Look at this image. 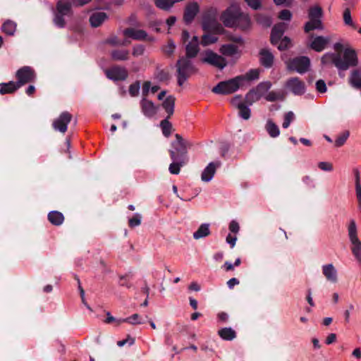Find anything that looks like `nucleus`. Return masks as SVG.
I'll return each instance as SVG.
<instances>
[{
  "mask_svg": "<svg viewBox=\"0 0 361 361\" xmlns=\"http://www.w3.org/2000/svg\"><path fill=\"white\" fill-rule=\"evenodd\" d=\"M336 53H326L322 57L324 65L334 64L338 69L345 71L358 63L357 54L350 48L343 49L342 44L338 42L334 45Z\"/></svg>",
  "mask_w": 361,
  "mask_h": 361,
  "instance_id": "obj_1",
  "label": "nucleus"
},
{
  "mask_svg": "<svg viewBox=\"0 0 361 361\" xmlns=\"http://www.w3.org/2000/svg\"><path fill=\"white\" fill-rule=\"evenodd\" d=\"M347 232L350 250L357 264L361 267V240L358 236V228L354 219L349 221L347 225Z\"/></svg>",
  "mask_w": 361,
  "mask_h": 361,
  "instance_id": "obj_2",
  "label": "nucleus"
},
{
  "mask_svg": "<svg viewBox=\"0 0 361 361\" xmlns=\"http://www.w3.org/2000/svg\"><path fill=\"white\" fill-rule=\"evenodd\" d=\"M181 42L185 46L186 58H195L200 51V41L196 35H191L187 30L181 33Z\"/></svg>",
  "mask_w": 361,
  "mask_h": 361,
  "instance_id": "obj_3",
  "label": "nucleus"
},
{
  "mask_svg": "<svg viewBox=\"0 0 361 361\" xmlns=\"http://www.w3.org/2000/svg\"><path fill=\"white\" fill-rule=\"evenodd\" d=\"M286 27V23H281L276 25L271 31V42L272 44L276 45L277 48L281 51L289 48L291 45L290 39L288 37H284L281 38Z\"/></svg>",
  "mask_w": 361,
  "mask_h": 361,
  "instance_id": "obj_4",
  "label": "nucleus"
},
{
  "mask_svg": "<svg viewBox=\"0 0 361 361\" xmlns=\"http://www.w3.org/2000/svg\"><path fill=\"white\" fill-rule=\"evenodd\" d=\"M191 59L182 57L177 61L178 83L183 85L187 79L197 71Z\"/></svg>",
  "mask_w": 361,
  "mask_h": 361,
  "instance_id": "obj_5",
  "label": "nucleus"
},
{
  "mask_svg": "<svg viewBox=\"0 0 361 361\" xmlns=\"http://www.w3.org/2000/svg\"><path fill=\"white\" fill-rule=\"evenodd\" d=\"M219 11L215 7L207 8L202 16V27L206 31H220L223 30L218 22Z\"/></svg>",
  "mask_w": 361,
  "mask_h": 361,
  "instance_id": "obj_6",
  "label": "nucleus"
},
{
  "mask_svg": "<svg viewBox=\"0 0 361 361\" xmlns=\"http://www.w3.org/2000/svg\"><path fill=\"white\" fill-rule=\"evenodd\" d=\"M241 78L238 76L219 82L214 86L212 91V92L217 94H230L236 92L240 88L243 87L241 84Z\"/></svg>",
  "mask_w": 361,
  "mask_h": 361,
  "instance_id": "obj_7",
  "label": "nucleus"
},
{
  "mask_svg": "<svg viewBox=\"0 0 361 361\" xmlns=\"http://www.w3.org/2000/svg\"><path fill=\"white\" fill-rule=\"evenodd\" d=\"M272 83L270 81L259 82L255 87L251 89L245 95V101L249 105L258 102L262 98L265 99L268 91L271 88Z\"/></svg>",
  "mask_w": 361,
  "mask_h": 361,
  "instance_id": "obj_8",
  "label": "nucleus"
},
{
  "mask_svg": "<svg viewBox=\"0 0 361 361\" xmlns=\"http://www.w3.org/2000/svg\"><path fill=\"white\" fill-rule=\"evenodd\" d=\"M200 61L214 66L220 70L224 69L228 64L225 57L211 49L204 51L201 55Z\"/></svg>",
  "mask_w": 361,
  "mask_h": 361,
  "instance_id": "obj_9",
  "label": "nucleus"
},
{
  "mask_svg": "<svg viewBox=\"0 0 361 361\" xmlns=\"http://www.w3.org/2000/svg\"><path fill=\"white\" fill-rule=\"evenodd\" d=\"M241 12L238 5L231 4L221 13L220 20L226 27H234Z\"/></svg>",
  "mask_w": 361,
  "mask_h": 361,
  "instance_id": "obj_10",
  "label": "nucleus"
},
{
  "mask_svg": "<svg viewBox=\"0 0 361 361\" xmlns=\"http://www.w3.org/2000/svg\"><path fill=\"white\" fill-rule=\"evenodd\" d=\"M17 81L16 82L19 87L24 85L34 82L36 79L35 71L30 66H23L16 73Z\"/></svg>",
  "mask_w": 361,
  "mask_h": 361,
  "instance_id": "obj_11",
  "label": "nucleus"
},
{
  "mask_svg": "<svg viewBox=\"0 0 361 361\" xmlns=\"http://www.w3.org/2000/svg\"><path fill=\"white\" fill-rule=\"evenodd\" d=\"M286 65L289 70L295 71L299 73H304L309 70L310 61L306 56H300L288 61L286 62Z\"/></svg>",
  "mask_w": 361,
  "mask_h": 361,
  "instance_id": "obj_12",
  "label": "nucleus"
},
{
  "mask_svg": "<svg viewBox=\"0 0 361 361\" xmlns=\"http://www.w3.org/2000/svg\"><path fill=\"white\" fill-rule=\"evenodd\" d=\"M285 87L295 95H302L306 90L304 81L297 77L288 79L285 83Z\"/></svg>",
  "mask_w": 361,
  "mask_h": 361,
  "instance_id": "obj_13",
  "label": "nucleus"
},
{
  "mask_svg": "<svg viewBox=\"0 0 361 361\" xmlns=\"http://www.w3.org/2000/svg\"><path fill=\"white\" fill-rule=\"evenodd\" d=\"M71 120L72 115L68 111H63L54 121L52 123L53 128L55 130L65 133L67 130V126Z\"/></svg>",
  "mask_w": 361,
  "mask_h": 361,
  "instance_id": "obj_14",
  "label": "nucleus"
},
{
  "mask_svg": "<svg viewBox=\"0 0 361 361\" xmlns=\"http://www.w3.org/2000/svg\"><path fill=\"white\" fill-rule=\"evenodd\" d=\"M106 77L112 80H124L128 78V73L124 67L114 66L105 71Z\"/></svg>",
  "mask_w": 361,
  "mask_h": 361,
  "instance_id": "obj_15",
  "label": "nucleus"
},
{
  "mask_svg": "<svg viewBox=\"0 0 361 361\" xmlns=\"http://www.w3.org/2000/svg\"><path fill=\"white\" fill-rule=\"evenodd\" d=\"M122 34L127 39L131 38L135 40H153L152 37H148L147 32L143 30L126 28L123 30Z\"/></svg>",
  "mask_w": 361,
  "mask_h": 361,
  "instance_id": "obj_16",
  "label": "nucleus"
},
{
  "mask_svg": "<svg viewBox=\"0 0 361 361\" xmlns=\"http://www.w3.org/2000/svg\"><path fill=\"white\" fill-rule=\"evenodd\" d=\"M322 270L327 281L331 283H336L338 281V271L332 263L324 264Z\"/></svg>",
  "mask_w": 361,
  "mask_h": 361,
  "instance_id": "obj_17",
  "label": "nucleus"
},
{
  "mask_svg": "<svg viewBox=\"0 0 361 361\" xmlns=\"http://www.w3.org/2000/svg\"><path fill=\"white\" fill-rule=\"evenodd\" d=\"M176 141L172 142V146L176 152V157L178 159V155L180 154L181 157L185 156L187 154L188 148L190 146L189 143L183 140L181 135L179 134L175 135Z\"/></svg>",
  "mask_w": 361,
  "mask_h": 361,
  "instance_id": "obj_18",
  "label": "nucleus"
},
{
  "mask_svg": "<svg viewBox=\"0 0 361 361\" xmlns=\"http://www.w3.org/2000/svg\"><path fill=\"white\" fill-rule=\"evenodd\" d=\"M169 154L173 162L169 165V171L171 174H178L180 168L185 164L183 158L177 159L176 152L173 150H169Z\"/></svg>",
  "mask_w": 361,
  "mask_h": 361,
  "instance_id": "obj_19",
  "label": "nucleus"
},
{
  "mask_svg": "<svg viewBox=\"0 0 361 361\" xmlns=\"http://www.w3.org/2000/svg\"><path fill=\"white\" fill-rule=\"evenodd\" d=\"M330 41L329 37L317 36L312 39L310 47L313 50L320 52L326 47Z\"/></svg>",
  "mask_w": 361,
  "mask_h": 361,
  "instance_id": "obj_20",
  "label": "nucleus"
},
{
  "mask_svg": "<svg viewBox=\"0 0 361 361\" xmlns=\"http://www.w3.org/2000/svg\"><path fill=\"white\" fill-rule=\"evenodd\" d=\"M220 166V161L210 162L202 173V180L204 182L210 181L213 178L216 169L219 168Z\"/></svg>",
  "mask_w": 361,
  "mask_h": 361,
  "instance_id": "obj_21",
  "label": "nucleus"
},
{
  "mask_svg": "<svg viewBox=\"0 0 361 361\" xmlns=\"http://www.w3.org/2000/svg\"><path fill=\"white\" fill-rule=\"evenodd\" d=\"M259 62L262 66L267 68H271L274 62V56L267 49H262L259 53Z\"/></svg>",
  "mask_w": 361,
  "mask_h": 361,
  "instance_id": "obj_22",
  "label": "nucleus"
},
{
  "mask_svg": "<svg viewBox=\"0 0 361 361\" xmlns=\"http://www.w3.org/2000/svg\"><path fill=\"white\" fill-rule=\"evenodd\" d=\"M219 51L221 56L228 57L238 58L240 56V51L238 47L233 44H226L221 46Z\"/></svg>",
  "mask_w": 361,
  "mask_h": 361,
  "instance_id": "obj_23",
  "label": "nucleus"
},
{
  "mask_svg": "<svg viewBox=\"0 0 361 361\" xmlns=\"http://www.w3.org/2000/svg\"><path fill=\"white\" fill-rule=\"evenodd\" d=\"M251 26L252 22L249 15L242 11L233 28H238L241 31H247Z\"/></svg>",
  "mask_w": 361,
  "mask_h": 361,
  "instance_id": "obj_24",
  "label": "nucleus"
},
{
  "mask_svg": "<svg viewBox=\"0 0 361 361\" xmlns=\"http://www.w3.org/2000/svg\"><path fill=\"white\" fill-rule=\"evenodd\" d=\"M142 113L147 117H152L157 114V108L154 103L145 98L140 102Z\"/></svg>",
  "mask_w": 361,
  "mask_h": 361,
  "instance_id": "obj_25",
  "label": "nucleus"
},
{
  "mask_svg": "<svg viewBox=\"0 0 361 361\" xmlns=\"http://www.w3.org/2000/svg\"><path fill=\"white\" fill-rule=\"evenodd\" d=\"M108 18L107 14L104 11L94 12L90 17V23L92 27L100 26Z\"/></svg>",
  "mask_w": 361,
  "mask_h": 361,
  "instance_id": "obj_26",
  "label": "nucleus"
},
{
  "mask_svg": "<svg viewBox=\"0 0 361 361\" xmlns=\"http://www.w3.org/2000/svg\"><path fill=\"white\" fill-rule=\"evenodd\" d=\"M199 11V5L196 2L189 4L185 11L184 20L186 23H190Z\"/></svg>",
  "mask_w": 361,
  "mask_h": 361,
  "instance_id": "obj_27",
  "label": "nucleus"
},
{
  "mask_svg": "<svg viewBox=\"0 0 361 361\" xmlns=\"http://www.w3.org/2000/svg\"><path fill=\"white\" fill-rule=\"evenodd\" d=\"M19 88V85H18L17 83L14 81L1 83L0 94L2 95L6 94H13Z\"/></svg>",
  "mask_w": 361,
  "mask_h": 361,
  "instance_id": "obj_28",
  "label": "nucleus"
},
{
  "mask_svg": "<svg viewBox=\"0 0 361 361\" xmlns=\"http://www.w3.org/2000/svg\"><path fill=\"white\" fill-rule=\"evenodd\" d=\"M259 76V71L257 69H251L244 75H238V78H242L241 84L243 87L245 85L246 82L257 80Z\"/></svg>",
  "mask_w": 361,
  "mask_h": 361,
  "instance_id": "obj_29",
  "label": "nucleus"
},
{
  "mask_svg": "<svg viewBox=\"0 0 361 361\" xmlns=\"http://www.w3.org/2000/svg\"><path fill=\"white\" fill-rule=\"evenodd\" d=\"M61 15L68 16L71 13V3L67 0H61L56 4V12Z\"/></svg>",
  "mask_w": 361,
  "mask_h": 361,
  "instance_id": "obj_30",
  "label": "nucleus"
},
{
  "mask_svg": "<svg viewBox=\"0 0 361 361\" xmlns=\"http://www.w3.org/2000/svg\"><path fill=\"white\" fill-rule=\"evenodd\" d=\"M176 98L170 95L167 97L162 103V106L168 114V118L171 117L174 112Z\"/></svg>",
  "mask_w": 361,
  "mask_h": 361,
  "instance_id": "obj_31",
  "label": "nucleus"
},
{
  "mask_svg": "<svg viewBox=\"0 0 361 361\" xmlns=\"http://www.w3.org/2000/svg\"><path fill=\"white\" fill-rule=\"evenodd\" d=\"M304 29L306 32H309L313 30H323L324 25L322 20L310 18V20L305 25Z\"/></svg>",
  "mask_w": 361,
  "mask_h": 361,
  "instance_id": "obj_32",
  "label": "nucleus"
},
{
  "mask_svg": "<svg viewBox=\"0 0 361 361\" xmlns=\"http://www.w3.org/2000/svg\"><path fill=\"white\" fill-rule=\"evenodd\" d=\"M1 29L7 35L13 36L16 31L17 24L11 20H7L2 24Z\"/></svg>",
  "mask_w": 361,
  "mask_h": 361,
  "instance_id": "obj_33",
  "label": "nucleus"
},
{
  "mask_svg": "<svg viewBox=\"0 0 361 361\" xmlns=\"http://www.w3.org/2000/svg\"><path fill=\"white\" fill-rule=\"evenodd\" d=\"M218 334L222 339L226 341H231L236 337L235 331L231 327H225L219 330Z\"/></svg>",
  "mask_w": 361,
  "mask_h": 361,
  "instance_id": "obj_34",
  "label": "nucleus"
},
{
  "mask_svg": "<svg viewBox=\"0 0 361 361\" xmlns=\"http://www.w3.org/2000/svg\"><path fill=\"white\" fill-rule=\"evenodd\" d=\"M265 129L271 137H276L280 135L279 126L271 120L267 121Z\"/></svg>",
  "mask_w": 361,
  "mask_h": 361,
  "instance_id": "obj_35",
  "label": "nucleus"
},
{
  "mask_svg": "<svg viewBox=\"0 0 361 361\" xmlns=\"http://www.w3.org/2000/svg\"><path fill=\"white\" fill-rule=\"evenodd\" d=\"M49 221L55 226L62 224L64 221V216L62 213L57 211H52L48 214Z\"/></svg>",
  "mask_w": 361,
  "mask_h": 361,
  "instance_id": "obj_36",
  "label": "nucleus"
},
{
  "mask_svg": "<svg viewBox=\"0 0 361 361\" xmlns=\"http://www.w3.org/2000/svg\"><path fill=\"white\" fill-rule=\"evenodd\" d=\"M285 99V94L282 91L273 90L267 92L265 96V100L267 102H273L276 101H282Z\"/></svg>",
  "mask_w": 361,
  "mask_h": 361,
  "instance_id": "obj_37",
  "label": "nucleus"
},
{
  "mask_svg": "<svg viewBox=\"0 0 361 361\" xmlns=\"http://www.w3.org/2000/svg\"><path fill=\"white\" fill-rule=\"evenodd\" d=\"M123 322H128L133 325L141 324L144 323L141 317L138 314H134L132 316L125 319H120L118 321H117V325H120Z\"/></svg>",
  "mask_w": 361,
  "mask_h": 361,
  "instance_id": "obj_38",
  "label": "nucleus"
},
{
  "mask_svg": "<svg viewBox=\"0 0 361 361\" xmlns=\"http://www.w3.org/2000/svg\"><path fill=\"white\" fill-rule=\"evenodd\" d=\"M111 58L116 61H126L128 59L129 51L128 50L116 49L111 51Z\"/></svg>",
  "mask_w": 361,
  "mask_h": 361,
  "instance_id": "obj_39",
  "label": "nucleus"
},
{
  "mask_svg": "<svg viewBox=\"0 0 361 361\" xmlns=\"http://www.w3.org/2000/svg\"><path fill=\"white\" fill-rule=\"evenodd\" d=\"M210 233L209 224H202L197 231L194 233L193 237L195 239H200L209 235Z\"/></svg>",
  "mask_w": 361,
  "mask_h": 361,
  "instance_id": "obj_40",
  "label": "nucleus"
},
{
  "mask_svg": "<svg viewBox=\"0 0 361 361\" xmlns=\"http://www.w3.org/2000/svg\"><path fill=\"white\" fill-rule=\"evenodd\" d=\"M309 18L320 19L323 16L322 8L319 6H314L309 9L308 13Z\"/></svg>",
  "mask_w": 361,
  "mask_h": 361,
  "instance_id": "obj_41",
  "label": "nucleus"
},
{
  "mask_svg": "<svg viewBox=\"0 0 361 361\" xmlns=\"http://www.w3.org/2000/svg\"><path fill=\"white\" fill-rule=\"evenodd\" d=\"M218 41V37L210 34H204L202 37L201 44L204 47L214 44Z\"/></svg>",
  "mask_w": 361,
  "mask_h": 361,
  "instance_id": "obj_42",
  "label": "nucleus"
},
{
  "mask_svg": "<svg viewBox=\"0 0 361 361\" xmlns=\"http://www.w3.org/2000/svg\"><path fill=\"white\" fill-rule=\"evenodd\" d=\"M106 42L113 46H126L130 43V42L127 39L121 41L116 36H112L107 39Z\"/></svg>",
  "mask_w": 361,
  "mask_h": 361,
  "instance_id": "obj_43",
  "label": "nucleus"
},
{
  "mask_svg": "<svg viewBox=\"0 0 361 361\" xmlns=\"http://www.w3.org/2000/svg\"><path fill=\"white\" fill-rule=\"evenodd\" d=\"M159 90V86L158 85H151V82L149 81H146L144 82L142 85V94L144 96L147 95L149 90H151L152 93H155Z\"/></svg>",
  "mask_w": 361,
  "mask_h": 361,
  "instance_id": "obj_44",
  "label": "nucleus"
},
{
  "mask_svg": "<svg viewBox=\"0 0 361 361\" xmlns=\"http://www.w3.org/2000/svg\"><path fill=\"white\" fill-rule=\"evenodd\" d=\"M162 133L166 137H169L171 133V129H172V125L171 123L167 120H163L160 123Z\"/></svg>",
  "mask_w": 361,
  "mask_h": 361,
  "instance_id": "obj_45",
  "label": "nucleus"
},
{
  "mask_svg": "<svg viewBox=\"0 0 361 361\" xmlns=\"http://www.w3.org/2000/svg\"><path fill=\"white\" fill-rule=\"evenodd\" d=\"M175 49L176 44L171 40H169L167 43L162 47L164 53L168 56L172 55L175 51Z\"/></svg>",
  "mask_w": 361,
  "mask_h": 361,
  "instance_id": "obj_46",
  "label": "nucleus"
},
{
  "mask_svg": "<svg viewBox=\"0 0 361 361\" xmlns=\"http://www.w3.org/2000/svg\"><path fill=\"white\" fill-rule=\"evenodd\" d=\"M349 136V133L348 131L343 132L341 135L338 136L336 139L334 145L336 147H340L343 146L346 142L348 137Z\"/></svg>",
  "mask_w": 361,
  "mask_h": 361,
  "instance_id": "obj_47",
  "label": "nucleus"
},
{
  "mask_svg": "<svg viewBox=\"0 0 361 361\" xmlns=\"http://www.w3.org/2000/svg\"><path fill=\"white\" fill-rule=\"evenodd\" d=\"M230 102L233 107L238 109L245 104L240 95H235V97H232L230 100Z\"/></svg>",
  "mask_w": 361,
  "mask_h": 361,
  "instance_id": "obj_48",
  "label": "nucleus"
},
{
  "mask_svg": "<svg viewBox=\"0 0 361 361\" xmlns=\"http://www.w3.org/2000/svg\"><path fill=\"white\" fill-rule=\"evenodd\" d=\"M319 169L326 172H331L334 170V166L329 161H320L317 164Z\"/></svg>",
  "mask_w": 361,
  "mask_h": 361,
  "instance_id": "obj_49",
  "label": "nucleus"
},
{
  "mask_svg": "<svg viewBox=\"0 0 361 361\" xmlns=\"http://www.w3.org/2000/svg\"><path fill=\"white\" fill-rule=\"evenodd\" d=\"M295 119V114L293 111H288L284 116V121L283 123V127L287 128L289 127L290 123Z\"/></svg>",
  "mask_w": 361,
  "mask_h": 361,
  "instance_id": "obj_50",
  "label": "nucleus"
},
{
  "mask_svg": "<svg viewBox=\"0 0 361 361\" xmlns=\"http://www.w3.org/2000/svg\"><path fill=\"white\" fill-rule=\"evenodd\" d=\"M238 110L240 116L243 119L248 120L250 118L251 111L245 104Z\"/></svg>",
  "mask_w": 361,
  "mask_h": 361,
  "instance_id": "obj_51",
  "label": "nucleus"
},
{
  "mask_svg": "<svg viewBox=\"0 0 361 361\" xmlns=\"http://www.w3.org/2000/svg\"><path fill=\"white\" fill-rule=\"evenodd\" d=\"M64 16H65L63 15L56 13L54 18V24L59 27H63L66 25L65 20L63 18Z\"/></svg>",
  "mask_w": 361,
  "mask_h": 361,
  "instance_id": "obj_52",
  "label": "nucleus"
},
{
  "mask_svg": "<svg viewBox=\"0 0 361 361\" xmlns=\"http://www.w3.org/2000/svg\"><path fill=\"white\" fill-rule=\"evenodd\" d=\"M141 215L135 214V216L130 218L128 221L129 226L131 228L139 226L141 224Z\"/></svg>",
  "mask_w": 361,
  "mask_h": 361,
  "instance_id": "obj_53",
  "label": "nucleus"
},
{
  "mask_svg": "<svg viewBox=\"0 0 361 361\" xmlns=\"http://www.w3.org/2000/svg\"><path fill=\"white\" fill-rule=\"evenodd\" d=\"M140 82H135L131 84L129 87V93L132 97H135L139 94L140 91Z\"/></svg>",
  "mask_w": 361,
  "mask_h": 361,
  "instance_id": "obj_54",
  "label": "nucleus"
},
{
  "mask_svg": "<svg viewBox=\"0 0 361 361\" xmlns=\"http://www.w3.org/2000/svg\"><path fill=\"white\" fill-rule=\"evenodd\" d=\"M316 90L320 93H324L326 92V85L323 80H319L316 82Z\"/></svg>",
  "mask_w": 361,
  "mask_h": 361,
  "instance_id": "obj_55",
  "label": "nucleus"
},
{
  "mask_svg": "<svg viewBox=\"0 0 361 361\" xmlns=\"http://www.w3.org/2000/svg\"><path fill=\"white\" fill-rule=\"evenodd\" d=\"M279 18L283 20H290L292 18V13L289 10H283L280 12Z\"/></svg>",
  "mask_w": 361,
  "mask_h": 361,
  "instance_id": "obj_56",
  "label": "nucleus"
},
{
  "mask_svg": "<svg viewBox=\"0 0 361 361\" xmlns=\"http://www.w3.org/2000/svg\"><path fill=\"white\" fill-rule=\"evenodd\" d=\"M135 343V339L130 336H128L126 339H123L122 341H119L117 342V345L119 347H123L126 344H128L129 345H133Z\"/></svg>",
  "mask_w": 361,
  "mask_h": 361,
  "instance_id": "obj_57",
  "label": "nucleus"
},
{
  "mask_svg": "<svg viewBox=\"0 0 361 361\" xmlns=\"http://www.w3.org/2000/svg\"><path fill=\"white\" fill-rule=\"evenodd\" d=\"M144 47L141 45L135 46L133 49V55L134 56H139L143 54L144 53Z\"/></svg>",
  "mask_w": 361,
  "mask_h": 361,
  "instance_id": "obj_58",
  "label": "nucleus"
},
{
  "mask_svg": "<svg viewBox=\"0 0 361 361\" xmlns=\"http://www.w3.org/2000/svg\"><path fill=\"white\" fill-rule=\"evenodd\" d=\"M343 20L346 25H353V20H352L350 12L348 9H346L344 11Z\"/></svg>",
  "mask_w": 361,
  "mask_h": 361,
  "instance_id": "obj_59",
  "label": "nucleus"
},
{
  "mask_svg": "<svg viewBox=\"0 0 361 361\" xmlns=\"http://www.w3.org/2000/svg\"><path fill=\"white\" fill-rule=\"evenodd\" d=\"M253 9H257L261 6V0H245Z\"/></svg>",
  "mask_w": 361,
  "mask_h": 361,
  "instance_id": "obj_60",
  "label": "nucleus"
},
{
  "mask_svg": "<svg viewBox=\"0 0 361 361\" xmlns=\"http://www.w3.org/2000/svg\"><path fill=\"white\" fill-rule=\"evenodd\" d=\"M257 22H259V23H261L265 26H270V25L271 24V20L270 18H264L260 16H257Z\"/></svg>",
  "mask_w": 361,
  "mask_h": 361,
  "instance_id": "obj_61",
  "label": "nucleus"
},
{
  "mask_svg": "<svg viewBox=\"0 0 361 361\" xmlns=\"http://www.w3.org/2000/svg\"><path fill=\"white\" fill-rule=\"evenodd\" d=\"M229 229L233 233H238V231H239V225H238V224L236 221H232L230 223Z\"/></svg>",
  "mask_w": 361,
  "mask_h": 361,
  "instance_id": "obj_62",
  "label": "nucleus"
},
{
  "mask_svg": "<svg viewBox=\"0 0 361 361\" xmlns=\"http://www.w3.org/2000/svg\"><path fill=\"white\" fill-rule=\"evenodd\" d=\"M237 238L235 235H232L231 234H228L226 237V242L231 245V247H233L235 245Z\"/></svg>",
  "mask_w": 361,
  "mask_h": 361,
  "instance_id": "obj_63",
  "label": "nucleus"
},
{
  "mask_svg": "<svg viewBox=\"0 0 361 361\" xmlns=\"http://www.w3.org/2000/svg\"><path fill=\"white\" fill-rule=\"evenodd\" d=\"M238 284H239V281L235 278H232L227 281V285L231 289Z\"/></svg>",
  "mask_w": 361,
  "mask_h": 361,
  "instance_id": "obj_64",
  "label": "nucleus"
}]
</instances>
